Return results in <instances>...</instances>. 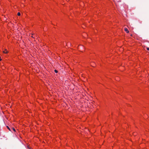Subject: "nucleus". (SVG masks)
Masks as SVG:
<instances>
[{
  "label": "nucleus",
  "instance_id": "obj_1",
  "mask_svg": "<svg viewBox=\"0 0 149 149\" xmlns=\"http://www.w3.org/2000/svg\"><path fill=\"white\" fill-rule=\"evenodd\" d=\"M3 53L5 54H6L8 53V51L6 49H5L4 51H3Z\"/></svg>",
  "mask_w": 149,
  "mask_h": 149
},
{
  "label": "nucleus",
  "instance_id": "obj_4",
  "mask_svg": "<svg viewBox=\"0 0 149 149\" xmlns=\"http://www.w3.org/2000/svg\"><path fill=\"white\" fill-rule=\"evenodd\" d=\"M54 72H55L56 73H58V71L57 70H54Z\"/></svg>",
  "mask_w": 149,
  "mask_h": 149
},
{
  "label": "nucleus",
  "instance_id": "obj_3",
  "mask_svg": "<svg viewBox=\"0 0 149 149\" xmlns=\"http://www.w3.org/2000/svg\"><path fill=\"white\" fill-rule=\"evenodd\" d=\"M21 15V14H20V13H19V12H18V13H17V15L18 16H20Z\"/></svg>",
  "mask_w": 149,
  "mask_h": 149
},
{
  "label": "nucleus",
  "instance_id": "obj_8",
  "mask_svg": "<svg viewBox=\"0 0 149 149\" xmlns=\"http://www.w3.org/2000/svg\"><path fill=\"white\" fill-rule=\"evenodd\" d=\"M32 37L33 38V36H32Z\"/></svg>",
  "mask_w": 149,
  "mask_h": 149
},
{
  "label": "nucleus",
  "instance_id": "obj_5",
  "mask_svg": "<svg viewBox=\"0 0 149 149\" xmlns=\"http://www.w3.org/2000/svg\"><path fill=\"white\" fill-rule=\"evenodd\" d=\"M7 128H8V129L10 131V128H9V127L8 126H7Z\"/></svg>",
  "mask_w": 149,
  "mask_h": 149
},
{
  "label": "nucleus",
  "instance_id": "obj_6",
  "mask_svg": "<svg viewBox=\"0 0 149 149\" xmlns=\"http://www.w3.org/2000/svg\"><path fill=\"white\" fill-rule=\"evenodd\" d=\"M12 129L15 132V130L14 128H13Z\"/></svg>",
  "mask_w": 149,
  "mask_h": 149
},
{
  "label": "nucleus",
  "instance_id": "obj_2",
  "mask_svg": "<svg viewBox=\"0 0 149 149\" xmlns=\"http://www.w3.org/2000/svg\"><path fill=\"white\" fill-rule=\"evenodd\" d=\"M125 31H126L127 33H128L129 32V31L127 28H125Z\"/></svg>",
  "mask_w": 149,
  "mask_h": 149
},
{
  "label": "nucleus",
  "instance_id": "obj_7",
  "mask_svg": "<svg viewBox=\"0 0 149 149\" xmlns=\"http://www.w3.org/2000/svg\"><path fill=\"white\" fill-rule=\"evenodd\" d=\"M147 50H149V47L147 48Z\"/></svg>",
  "mask_w": 149,
  "mask_h": 149
}]
</instances>
